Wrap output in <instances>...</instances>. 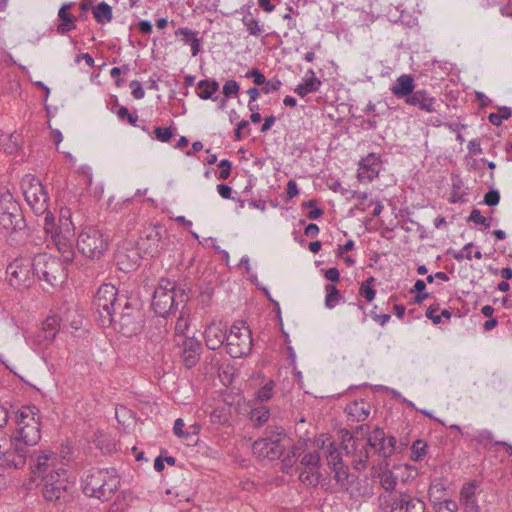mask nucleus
I'll list each match as a JSON object with an SVG mask.
<instances>
[{
    "label": "nucleus",
    "mask_w": 512,
    "mask_h": 512,
    "mask_svg": "<svg viewBox=\"0 0 512 512\" xmlns=\"http://www.w3.org/2000/svg\"><path fill=\"white\" fill-rule=\"evenodd\" d=\"M198 31H193L187 27H180L175 31V35H182L184 37L191 36V53L192 56H197L201 50V40L197 38Z\"/></svg>",
    "instance_id": "36"
},
{
    "label": "nucleus",
    "mask_w": 512,
    "mask_h": 512,
    "mask_svg": "<svg viewBox=\"0 0 512 512\" xmlns=\"http://www.w3.org/2000/svg\"><path fill=\"white\" fill-rule=\"evenodd\" d=\"M154 134L158 141L166 143L169 142L174 136V128L173 127H160L157 126L154 128Z\"/></svg>",
    "instance_id": "52"
},
{
    "label": "nucleus",
    "mask_w": 512,
    "mask_h": 512,
    "mask_svg": "<svg viewBox=\"0 0 512 512\" xmlns=\"http://www.w3.org/2000/svg\"><path fill=\"white\" fill-rule=\"evenodd\" d=\"M44 223L43 228L47 236H50L52 241L59 242V239L67 240L69 236H74V226L72 222L65 220L62 225L56 223L55 216L48 209L43 214Z\"/></svg>",
    "instance_id": "14"
},
{
    "label": "nucleus",
    "mask_w": 512,
    "mask_h": 512,
    "mask_svg": "<svg viewBox=\"0 0 512 512\" xmlns=\"http://www.w3.org/2000/svg\"><path fill=\"white\" fill-rule=\"evenodd\" d=\"M382 165L381 157L375 153H369L359 162L357 178L360 182H371L380 172Z\"/></svg>",
    "instance_id": "17"
},
{
    "label": "nucleus",
    "mask_w": 512,
    "mask_h": 512,
    "mask_svg": "<svg viewBox=\"0 0 512 512\" xmlns=\"http://www.w3.org/2000/svg\"><path fill=\"white\" fill-rule=\"evenodd\" d=\"M468 221H472L475 224L483 225L485 228H489L491 218L482 216L479 209H473L468 217Z\"/></svg>",
    "instance_id": "55"
},
{
    "label": "nucleus",
    "mask_w": 512,
    "mask_h": 512,
    "mask_svg": "<svg viewBox=\"0 0 512 512\" xmlns=\"http://www.w3.org/2000/svg\"><path fill=\"white\" fill-rule=\"evenodd\" d=\"M500 202V193L497 189L491 188L485 195L483 203L487 206L493 207Z\"/></svg>",
    "instance_id": "59"
},
{
    "label": "nucleus",
    "mask_w": 512,
    "mask_h": 512,
    "mask_svg": "<svg viewBox=\"0 0 512 512\" xmlns=\"http://www.w3.org/2000/svg\"><path fill=\"white\" fill-rule=\"evenodd\" d=\"M512 115L511 108L507 106L498 107V112L490 113L488 119L491 124L500 126L503 120H508Z\"/></svg>",
    "instance_id": "46"
},
{
    "label": "nucleus",
    "mask_w": 512,
    "mask_h": 512,
    "mask_svg": "<svg viewBox=\"0 0 512 512\" xmlns=\"http://www.w3.org/2000/svg\"><path fill=\"white\" fill-rule=\"evenodd\" d=\"M428 445L422 439L415 440L411 447V459L415 462L422 461L427 454Z\"/></svg>",
    "instance_id": "41"
},
{
    "label": "nucleus",
    "mask_w": 512,
    "mask_h": 512,
    "mask_svg": "<svg viewBox=\"0 0 512 512\" xmlns=\"http://www.w3.org/2000/svg\"><path fill=\"white\" fill-rule=\"evenodd\" d=\"M334 472V479L341 486V488L348 490L351 481H349V470L348 467L344 464L337 466L332 469Z\"/></svg>",
    "instance_id": "42"
},
{
    "label": "nucleus",
    "mask_w": 512,
    "mask_h": 512,
    "mask_svg": "<svg viewBox=\"0 0 512 512\" xmlns=\"http://www.w3.org/2000/svg\"><path fill=\"white\" fill-rule=\"evenodd\" d=\"M27 227L20 204L10 193L0 197V228L7 233H15Z\"/></svg>",
    "instance_id": "5"
},
{
    "label": "nucleus",
    "mask_w": 512,
    "mask_h": 512,
    "mask_svg": "<svg viewBox=\"0 0 512 512\" xmlns=\"http://www.w3.org/2000/svg\"><path fill=\"white\" fill-rule=\"evenodd\" d=\"M119 480L114 477L109 481H102V489L100 495H98L99 499L108 500L118 489Z\"/></svg>",
    "instance_id": "47"
},
{
    "label": "nucleus",
    "mask_w": 512,
    "mask_h": 512,
    "mask_svg": "<svg viewBox=\"0 0 512 512\" xmlns=\"http://www.w3.org/2000/svg\"><path fill=\"white\" fill-rule=\"evenodd\" d=\"M326 459L331 470L336 468L337 466L344 464L341 454L338 451L337 446L334 442H331L326 450Z\"/></svg>",
    "instance_id": "43"
},
{
    "label": "nucleus",
    "mask_w": 512,
    "mask_h": 512,
    "mask_svg": "<svg viewBox=\"0 0 512 512\" xmlns=\"http://www.w3.org/2000/svg\"><path fill=\"white\" fill-rule=\"evenodd\" d=\"M80 253L90 259H99L108 248V239L94 227L85 228L77 238Z\"/></svg>",
    "instance_id": "10"
},
{
    "label": "nucleus",
    "mask_w": 512,
    "mask_h": 512,
    "mask_svg": "<svg viewBox=\"0 0 512 512\" xmlns=\"http://www.w3.org/2000/svg\"><path fill=\"white\" fill-rule=\"evenodd\" d=\"M58 20L59 24L56 29L58 34L65 35L68 32L76 29L77 17L72 13L58 12Z\"/></svg>",
    "instance_id": "32"
},
{
    "label": "nucleus",
    "mask_w": 512,
    "mask_h": 512,
    "mask_svg": "<svg viewBox=\"0 0 512 512\" xmlns=\"http://www.w3.org/2000/svg\"><path fill=\"white\" fill-rule=\"evenodd\" d=\"M240 90V85L235 80H227L223 85V94L225 98L237 96Z\"/></svg>",
    "instance_id": "54"
},
{
    "label": "nucleus",
    "mask_w": 512,
    "mask_h": 512,
    "mask_svg": "<svg viewBox=\"0 0 512 512\" xmlns=\"http://www.w3.org/2000/svg\"><path fill=\"white\" fill-rule=\"evenodd\" d=\"M276 383L273 380H269L262 387L255 392V397L260 402L269 401L274 395V388Z\"/></svg>",
    "instance_id": "45"
},
{
    "label": "nucleus",
    "mask_w": 512,
    "mask_h": 512,
    "mask_svg": "<svg viewBox=\"0 0 512 512\" xmlns=\"http://www.w3.org/2000/svg\"><path fill=\"white\" fill-rule=\"evenodd\" d=\"M36 486H41L43 498L48 502L63 504L69 501L71 497L70 487L68 485L67 470L56 472V475H49L43 481L37 482Z\"/></svg>",
    "instance_id": "7"
},
{
    "label": "nucleus",
    "mask_w": 512,
    "mask_h": 512,
    "mask_svg": "<svg viewBox=\"0 0 512 512\" xmlns=\"http://www.w3.org/2000/svg\"><path fill=\"white\" fill-rule=\"evenodd\" d=\"M325 306L328 309H333L341 301L342 296L337 287L333 284H327L325 286Z\"/></svg>",
    "instance_id": "39"
},
{
    "label": "nucleus",
    "mask_w": 512,
    "mask_h": 512,
    "mask_svg": "<svg viewBox=\"0 0 512 512\" xmlns=\"http://www.w3.org/2000/svg\"><path fill=\"white\" fill-rule=\"evenodd\" d=\"M433 512H457L458 505L454 500L432 501Z\"/></svg>",
    "instance_id": "49"
},
{
    "label": "nucleus",
    "mask_w": 512,
    "mask_h": 512,
    "mask_svg": "<svg viewBox=\"0 0 512 512\" xmlns=\"http://www.w3.org/2000/svg\"><path fill=\"white\" fill-rule=\"evenodd\" d=\"M405 512H427L426 504L418 497H412L409 494L401 493Z\"/></svg>",
    "instance_id": "35"
},
{
    "label": "nucleus",
    "mask_w": 512,
    "mask_h": 512,
    "mask_svg": "<svg viewBox=\"0 0 512 512\" xmlns=\"http://www.w3.org/2000/svg\"><path fill=\"white\" fill-rule=\"evenodd\" d=\"M252 449L253 453L259 458L273 461L283 455L286 445L278 440L270 439V441H267V439H258L253 443Z\"/></svg>",
    "instance_id": "16"
},
{
    "label": "nucleus",
    "mask_w": 512,
    "mask_h": 512,
    "mask_svg": "<svg viewBox=\"0 0 512 512\" xmlns=\"http://www.w3.org/2000/svg\"><path fill=\"white\" fill-rule=\"evenodd\" d=\"M245 77L251 78L256 86H262L266 81L265 75L258 68H252L251 70L247 71Z\"/></svg>",
    "instance_id": "57"
},
{
    "label": "nucleus",
    "mask_w": 512,
    "mask_h": 512,
    "mask_svg": "<svg viewBox=\"0 0 512 512\" xmlns=\"http://www.w3.org/2000/svg\"><path fill=\"white\" fill-rule=\"evenodd\" d=\"M189 328V322L188 318L186 316V313L184 312V309L182 308L179 317L177 318L176 325H175V334L176 335H184L185 331Z\"/></svg>",
    "instance_id": "53"
},
{
    "label": "nucleus",
    "mask_w": 512,
    "mask_h": 512,
    "mask_svg": "<svg viewBox=\"0 0 512 512\" xmlns=\"http://www.w3.org/2000/svg\"><path fill=\"white\" fill-rule=\"evenodd\" d=\"M219 83L215 79L200 80L197 83L196 93L202 100L213 99L212 96L218 92Z\"/></svg>",
    "instance_id": "30"
},
{
    "label": "nucleus",
    "mask_w": 512,
    "mask_h": 512,
    "mask_svg": "<svg viewBox=\"0 0 512 512\" xmlns=\"http://www.w3.org/2000/svg\"><path fill=\"white\" fill-rule=\"evenodd\" d=\"M285 438V431L282 427L278 426H268L265 429L264 437L262 439H267V441L278 440L283 442Z\"/></svg>",
    "instance_id": "50"
},
{
    "label": "nucleus",
    "mask_w": 512,
    "mask_h": 512,
    "mask_svg": "<svg viewBox=\"0 0 512 512\" xmlns=\"http://www.w3.org/2000/svg\"><path fill=\"white\" fill-rule=\"evenodd\" d=\"M129 87L131 88V94L135 99H142L145 96V91L142 87L141 82L133 80L130 82Z\"/></svg>",
    "instance_id": "63"
},
{
    "label": "nucleus",
    "mask_w": 512,
    "mask_h": 512,
    "mask_svg": "<svg viewBox=\"0 0 512 512\" xmlns=\"http://www.w3.org/2000/svg\"><path fill=\"white\" fill-rule=\"evenodd\" d=\"M376 290L374 287H364L360 286L359 288V296L364 298L366 302L370 303L375 299Z\"/></svg>",
    "instance_id": "64"
},
{
    "label": "nucleus",
    "mask_w": 512,
    "mask_h": 512,
    "mask_svg": "<svg viewBox=\"0 0 512 512\" xmlns=\"http://www.w3.org/2000/svg\"><path fill=\"white\" fill-rule=\"evenodd\" d=\"M369 458V450L363 445V449L359 452V459L354 461V467L357 470H363L367 467Z\"/></svg>",
    "instance_id": "61"
},
{
    "label": "nucleus",
    "mask_w": 512,
    "mask_h": 512,
    "mask_svg": "<svg viewBox=\"0 0 512 512\" xmlns=\"http://www.w3.org/2000/svg\"><path fill=\"white\" fill-rule=\"evenodd\" d=\"M182 360L184 366L191 369L197 365L200 360L203 347L201 341L195 337H184L182 344Z\"/></svg>",
    "instance_id": "19"
},
{
    "label": "nucleus",
    "mask_w": 512,
    "mask_h": 512,
    "mask_svg": "<svg viewBox=\"0 0 512 512\" xmlns=\"http://www.w3.org/2000/svg\"><path fill=\"white\" fill-rule=\"evenodd\" d=\"M253 347L252 332L246 322L234 323L229 331L226 352L232 358H243L250 355Z\"/></svg>",
    "instance_id": "8"
},
{
    "label": "nucleus",
    "mask_w": 512,
    "mask_h": 512,
    "mask_svg": "<svg viewBox=\"0 0 512 512\" xmlns=\"http://www.w3.org/2000/svg\"><path fill=\"white\" fill-rule=\"evenodd\" d=\"M406 104L414 106L427 113L437 112L441 106V101L433 97L427 90H416L412 96L406 99Z\"/></svg>",
    "instance_id": "18"
},
{
    "label": "nucleus",
    "mask_w": 512,
    "mask_h": 512,
    "mask_svg": "<svg viewBox=\"0 0 512 512\" xmlns=\"http://www.w3.org/2000/svg\"><path fill=\"white\" fill-rule=\"evenodd\" d=\"M16 423L17 425H33L41 424L40 410L35 405L22 406L16 412Z\"/></svg>",
    "instance_id": "24"
},
{
    "label": "nucleus",
    "mask_w": 512,
    "mask_h": 512,
    "mask_svg": "<svg viewBox=\"0 0 512 512\" xmlns=\"http://www.w3.org/2000/svg\"><path fill=\"white\" fill-rule=\"evenodd\" d=\"M306 75H310V77L303 79L294 89V92L301 98H304L309 93L317 92L321 86V81L316 77L313 69H309Z\"/></svg>",
    "instance_id": "26"
},
{
    "label": "nucleus",
    "mask_w": 512,
    "mask_h": 512,
    "mask_svg": "<svg viewBox=\"0 0 512 512\" xmlns=\"http://www.w3.org/2000/svg\"><path fill=\"white\" fill-rule=\"evenodd\" d=\"M176 283L168 278H160L153 293L151 307L157 316L167 318L175 313L178 303L176 302Z\"/></svg>",
    "instance_id": "6"
},
{
    "label": "nucleus",
    "mask_w": 512,
    "mask_h": 512,
    "mask_svg": "<svg viewBox=\"0 0 512 512\" xmlns=\"http://www.w3.org/2000/svg\"><path fill=\"white\" fill-rule=\"evenodd\" d=\"M17 426L18 428L10 436L9 442L14 449V453H16L15 455H17V458L12 460L14 469H22L26 465L28 457L33 458L34 456V454H31V447L36 446L41 440V424Z\"/></svg>",
    "instance_id": "2"
},
{
    "label": "nucleus",
    "mask_w": 512,
    "mask_h": 512,
    "mask_svg": "<svg viewBox=\"0 0 512 512\" xmlns=\"http://www.w3.org/2000/svg\"><path fill=\"white\" fill-rule=\"evenodd\" d=\"M34 454L30 459V471L32 478L27 486V489H32V483L43 481L46 476L56 475V472H61L62 468L56 469L55 463L57 461V454L50 450H31Z\"/></svg>",
    "instance_id": "9"
},
{
    "label": "nucleus",
    "mask_w": 512,
    "mask_h": 512,
    "mask_svg": "<svg viewBox=\"0 0 512 512\" xmlns=\"http://www.w3.org/2000/svg\"><path fill=\"white\" fill-rule=\"evenodd\" d=\"M270 417V410L267 406H258L251 410L250 420L255 427L264 425Z\"/></svg>",
    "instance_id": "37"
},
{
    "label": "nucleus",
    "mask_w": 512,
    "mask_h": 512,
    "mask_svg": "<svg viewBox=\"0 0 512 512\" xmlns=\"http://www.w3.org/2000/svg\"><path fill=\"white\" fill-rule=\"evenodd\" d=\"M465 438L469 441L477 442L484 448H486L488 445H494V442H496L492 432L487 429L477 430L473 433L465 432Z\"/></svg>",
    "instance_id": "34"
},
{
    "label": "nucleus",
    "mask_w": 512,
    "mask_h": 512,
    "mask_svg": "<svg viewBox=\"0 0 512 512\" xmlns=\"http://www.w3.org/2000/svg\"><path fill=\"white\" fill-rule=\"evenodd\" d=\"M345 412L352 418L353 421H364L370 414V404L364 402L363 400L351 402L347 404Z\"/></svg>",
    "instance_id": "28"
},
{
    "label": "nucleus",
    "mask_w": 512,
    "mask_h": 512,
    "mask_svg": "<svg viewBox=\"0 0 512 512\" xmlns=\"http://www.w3.org/2000/svg\"><path fill=\"white\" fill-rule=\"evenodd\" d=\"M218 167L220 168L218 178L220 180H227L231 174L232 162L228 159H223L219 162Z\"/></svg>",
    "instance_id": "60"
},
{
    "label": "nucleus",
    "mask_w": 512,
    "mask_h": 512,
    "mask_svg": "<svg viewBox=\"0 0 512 512\" xmlns=\"http://www.w3.org/2000/svg\"><path fill=\"white\" fill-rule=\"evenodd\" d=\"M35 280L45 282L50 287L61 285L67 278L61 260L48 253H39L32 258Z\"/></svg>",
    "instance_id": "4"
},
{
    "label": "nucleus",
    "mask_w": 512,
    "mask_h": 512,
    "mask_svg": "<svg viewBox=\"0 0 512 512\" xmlns=\"http://www.w3.org/2000/svg\"><path fill=\"white\" fill-rule=\"evenodd\" d=\"M165 233L161 225H153L143 231V236L138 241V249L143 250L144 254L155 257L160 251V242Z\"/></svg>",
    "instance_id": "15"
},
{
    "label": "nucleus",
    "mask_w": 512,
    "mask_h": 512,
    "mask_svg": "<svg viewBox=\"0 0 512 512\" xmlns=\"http://www.w3.org/2000/svg\"><path fill=\"white\" fill-rule=\"evenodd\" d=\"M352 436H350V439H352L351 448L354 452H356L359 442L360 441H367V437L369 436L370 432V426L367 424H361L358 425L354 430L351 431Z\"/></svg>",
    "instance_id": "38"
},
{
    "label": "nucleus",
    "mask_w": 512,
    "mask_h": 512,
    "mask_svg": "<svg viewBox=\"0 0 512 512\" xmlns=\"http://www.w3.org/2000/svg\"><path fill=\"white\" fill-rule=\"evenodd\" d=\"M101 475L102 472L97 471L96 474L87 476L86 484L84 486L85 494L98 498V495H100L102 489V480L100 478Z\"/></svg>",
    "instance_id": "33"
},
{
    "label": "nucleus",
    "mask_w": 512,
    "mask_h": 512,
    "mask_svg": "<svg viewBox=\"0 0 512 512\" xmlns=\"http://www.w3.org/2000/svg\"><path fill=\"white\" fill-rule=\"evenodd\" d=\"M415 87L416 84L413 76L410 74H402L396 79L390 90L396 98L406 101V99L412 96L416 91Z\"/></svg>",
    "instance_id": "23"
},
{
    "label": "nucleus",
    "mask_w": 512,
    "mask_h": 512,
    "mask_svg": "<svg viewBox=\"0 0 512 512\" xmlns=\"http://www.w3.org/2000/svg\"><path fill=\"white\" fill-rule=\"evenodd\" d=\"M210 421L214 424H223L228 421V414L226 413V409L224 407L222 408H215L210 413Z\"/></svg>",
    "instance_id": "56"
},
{
    "label": "nucleus",
    "mask_w": 512,
    "mask_h": 512,
    "mask_svg": "<svg viewBox=\"0 0 512 512\" xmlns=\"http://www.w3.org/2000/svg\"><path fill=\"white\" fill-rule=\"evenodd\" d=\"M320 477H322V474L319 471H302L299 475L301 482L314 487L320 483Z\"/></svg>",
    "instance_id": "51"
},
{
    "label": "nucleus",
    "mask_w": 512,
    "mask_h": 512,
    "mask_svg": "<svg viewBox=\"0 0 512 512\" xmlns=\"http://www.w3.org/2000/svg\"><path fill=\"white\" fill-rule=\"evenodd\" d=\"M135 296L128 295V293L119 291L113 284H102L93 300V305L96 308L101 325L103 327L112 326L118 317H121L122 304L132 302Z\"/></svg>",
    "instance_id": "1"
},
{
    "label": "nucleus",
    "mask_w": 512,
    "mask_h": 512,
    "mask_svg": "<svg viewBox=\"0 0 512 512\" xmlns=\"http://www.w3.org/2000/svg\"><path fill=\"white\" fill-rule=\"evenodd\" d=\"M121 310V317L112 325L114 330L128 338L140 334L145 326V312L141 300L136 296L132 302L125 300Z\"/></svg>",
    "instance_id": "3"
},
{
    "label": "nucleus",
    "mask_w": 512,
    "mask_h": 512,
    "mask_svg": "<svg viewBox=\"0 0 512 512\" xmlns=\"http://www.w3.org/2000/svg\"><path fill=\"white\" fill-rule=\"evenodd\" d=\"M92 14L98 24L110 23L113 19L112 7L106 2H100L92 8Z\"/></svg>",
    "instance_id": "31"
},
{
    "label": "nucleus",
    "mask_w": 512,
    "mask_h": 512,
    "mask_svg": "<svg viewBox=\"0 0 512 512\" xmlns=\"http://www.w3.org/2000/svg\"><path fill=\"white\" fill-rule=\"evenodd\" d=\"M476 483L468 482L464 484L460 490V501L464 506L465 512H479L475 496Z\"/></svg>",
    "instance_id": "25"
},
{
    "label": "nucleus",
    "mask_w": 512,
    "mask_h": 512,
    "mask_svg": "<svg viewBox=\"0 0 512 512\" xmlns=\"http://www.w3.org/2000/svg\"><path fill=\"white\" fill-rule=\"evenodd\" d=\"M320 455L317 451L306 453L301 459V464L310 469V471H319L320 469Z\"/></svg>",
    "instance_id": "48"
},
{
    "label": "nucleus",
    "mask_w": 512,
    "mask_h": 512,
    "mask_svg": "<svg viewBox=\"0 0 512 512\" xmlns=\"http://www.w3.org/2000/svg\"><path fill=\"white\" fill-rule=\"evenodd\" d=\"M24 196L35 215L42 216L47 211L49 195L38 179L24 191Z\"/></svg>",
    "instance_id": "13"
},
{
    "label": "nucleus",
    "mask_w": 512,
    "mask_h": 512,
    "mask_svg": "<svg viewBox=\"0 0 512 512\" xmlns=\"http://www.w3.org/2000/svg\"><path fill=\"white\" fill-rule=\"evenodd\" d=\"M378 468V478L380 479L382 488L386 491H393L397 485V477L394 475L393 471L389 469L388 461L382 460L378 464Z\"/></svg>",
    "instance_id": "27"
},
{
    "label": "nucleus",
    "mask_w": 512,
    "mask_h": 512,
    "mask_svg": "<svg viewBox=\"0 0 512 512\" xmlns=\"http://www.w3.org/2000/svg\"><path fill=\"white\" fill-rule=\"evenodd\" d=\"M60 317L57 315L48 316L42 324L41 330L37 333V340L43 346H47L55 339L59 327Z\"/></svg>",
    "instance_id": "22"
},
{
    "label": "nucleus",
    "mask_w": 512,
    "mask_h": 512,
    "mask_svg": "<svg viewBox=\"0 0 512 512\" xmlns=\"http://www.w3.org/2000/svg\"><path fill=\"white\" fill-rule=\"evenodd\" d=\"M116 106L118 109L115 111L113 108L111 109L112 112H115L122 122H128L130 125L137 127L138 122V114L136 111L129 112L128 108L125 106L118 105V100L116 99Z\"/></svg>",
    "instance_id": "40"
},
{
    "label": "nucleus",
    "mask_w": 512,
    "mask_h": 512,
    "mask_svg": "<svg viewBox=\"0 0 512 512\" xmlns=\"http://www.w3.org/2000/svg\"><path fill=\"white\" fill-rule=\"evenodd\" d=\"M396 437L393 435H386L383 428L376 426L369 436L364 446L368 450L373 451L374 454L382 457V460H386L396 452Z\"/></svg>",
    "instance_id": "12"
},
{
    "label": "nucleus",
    "mask_w": 512,
    "mask_h": 512,
    "mask_svg": "<svg viewBox=\"0 0 512 512\" xmlns=\"http://www.w3.org/2000/svg\"><path fill=\"white\" fill-rule=\"evenodd\" d=\"M10 285L22 290L31 287L35 283L34 267L32 260L16 258L6 268Z\"/></svg>",
    "instance_id": "11"
},
{
    "label": "nucleus",
    "mask_w": 512,
    "mask_h": 512,
    "mask_svg": "<svg viewBox=\"0 0 512 512\" xmlns=\"http://www.w3.org/2000/svg\"><path fill=\"white\" fill-rule=\"evenodd\" d=\"M115 260L119 270L129 273L135 271L141 265L142 256L139 249H130L118 251Z\"/></svg>",
    "instance_id": "21"
},
{
    "label": "nucleus",
    "mask_w": 512,
    "mask_h": 512,
    "mask_svg": "<svg viewBox=\"0 0 512 512\" xmlns=\"http://www.w3.org/2000/svg\"><path fill=\"white\" fill-rule=\"evenodd\" d=\"M227 327L221 322L211 323L204 332L205 345L210 350H217L227 343L228 339Z\"/></svg>",
    "instance_id": "20"
},
{
    "label": "nucleus",
    "mask_w": 512,
    "mask_h": 512,
    "mask_svg": "<svg viewBox=\"0 0 512 512\" xmlns=\"http://www.w3.org/2000/svg\"><path fill=\"white\" fill-rule=\"evenodd\" d=\"M282 86V82L274 77L270 80H267L265 81V83L262 85V88H261V92H263L264 94H269L271 92H275V91H278Z\"/></svg>",
    "instance_id": "58"
},
{
    "label": "nucleus",
    "mask_w": 512,
    "mask_h": 512,
    "mask_svg": "<svg viewBox=\"0 0 512 512\" xmlns=\"http://www.w3.org/2000/svg\"><path fill=\"white\" fill-rule=\"evenodd\" d=\"M242 23L246 27L250 35L258 37L262 34V29L261 26L259 25V20L254 18L251 12H247V14L243 16Z\"/></svg>",
    "instance_id": "44"
},
{
    "label": "nucleus",
    "mask_w": 512,
    "mask_h": 512,
    "mask_svg": "<svg viewBox=\"0 0 512 512\" xmlns=\"http://www.w3.org/2000/svg\"><path fill=\"white\" fill-rule=\"evenodd\" d=\"M8 442V438L6 433L3 430H0V466L5 468H14V462L11 461L13 458H17L16 453H14L13 447L10 445L9 448H6Z\"/></svg>",
    "instance_id": "29"
},
{
    "label": "nucleus",
    "mask_w": 512,
    "mask_h": 512,
    "mask_svg": "<svg viewBox=\"0 0 512 512\" xmlns=\"http://www.w3.org/2000/svg\"><path fill=\"white\" fill-rule=\"evenodd\" d=\"M473 247V243H467L461 250L455 252L453 254V257L457 261H462L463 259L471 260L472 259V253L471 248Z\"/></svg>",
    "instance_id": "62"
}]
</instances>
